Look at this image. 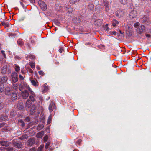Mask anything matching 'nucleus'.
Listing matches in <instances>:
<instances>
[{
  "label": "nucleus",
  "mask_w": 151,
  "mask_h": 151,
  "mask_svg": "<svg viewBox=\"0 0 151 151\" xmlns=\"http://www.w3.org/2000/svg\"><path fill=\"white\" fill-rule=\"evenodd\" d=\"M11 70L8 65L7 64L3 66L1 70V73L4 74H5L6 73L9 74Z\"/></svg>",
  "instance_id": "1"
},
{
  "label": "nucleus",
  "mask_w": 151,
  "mask_h": 151,
  "mask_svg": "<svg viewBox=\"0 0 151 151\" xmlns=\"http://www.w3.org/2000/svg\"><path fill=\"white\" fill-rule=\"evenodd\" d=\"M28 88L29 90H30L31 88L29 86L25 83L24 82H21L19 86V89L20 91H22L24 89Z\"/></svg>",
  "instance_id": "2"
},
{
  "label": "nucleus",
  "mask_w": 151,
  "mask_h": 151,
  "mask_svg": "<svg viewBox=\"0 0 151 151\" xmlns=\"http://www.w3.org/2000/svg\"><path fill=\"white\" fill-rule=\"evenodd\" d=\"M146 28L143 25H141L139 26L137 29V32L140 34L143 33L145 31Z\"/></svg>",
  "instance_id": "3"
},
{
  "label": "nucleus",
  "mask_w": 151,
  "mask_h": 151,
  "mask_svg": "<svg viewBox=\"0 0 151 151\" xmlns=\"http://www.w3.org/2000/svg\"><path fill=\"white\" fill-rule=\"evenodd\" d=\"M38 4L41 9L42 10L45 11L47 9L46 4L43 1L39 0L38 1Z\"/></svg>",
  "instance_id": "4"
},
{
  "label": "nucleus",
  "mask_w": 151,
  "mask_h": 151,
  "mask_svg": "<svg viewBox=\"0 0 151 151\" xmlns=\"http://www.w3.org/2000/svg\"><path fill=\"white\" fill-rule=\"evenodd\" d=\"M12 81L14 83H15L17 81L18 78L17 74L15 72L11 74Z\"/></svg>",
  "instance_id": "5"
},
{
  "label": "nucleus",
  "mask_w": 151,
  "mask_h": 151,
  "mask_svg": "<svg viewBox=\"0 0 151 151\" xmlns=\"http://www.w3.org/2000/svg\"><path fill=\"white\" fill-rule=\"evenodd\" d=\"M137 14V13L136 11L133 10L130 13L129 17L130 19H133L136 17Z\"/></svg>",
  "instance_id": "6"
},
{
  "label": "nucleus",
  "mask_w": 151,
  "mask_h": 151,
  "mask_svg": "<svg viewBox=\"0 0 151 151\" xmlns=\"http://www.w3.org/2000/svg\"><path fill=\"white\" fill-rule=\"evenodd\" d=\"M12 144L16 148H20L22 146V145L20 142H16L15 141H13L12 142Z\"/></svg>",
  "instance_id": "7"
},
{
  "label": "nucleus",
  "mask_w": 151,
  "mask_h": 151,
  "mask_svg": "<svg viewBox=\"0 0 151 151\" xmlns=\"http://www.w3.org/2000/svg\"><path fill=\"white\" fill-rule=\"evenodd\" d=\"M17 98V95L15 92H13L12 93L11 97L10 98V101L13 102Z\"/></svg>",
  "instance_id": "8"
},
{
  "label": "nucleus",
  "mask_w": 151,
  "mask_h": 151,
  "mask_svg": "<svg viewBox=\"0 0 151 151\" xmlns=\"http://www.w3.org/2000/svg\"><path fill=\"white\" fill-rule=\"evenodd\" d=\"M10 142L7 141L1 140L0 141V145L6 147H8L9 146Z\"/></svg>",
  "instance_id": "9"
},
{
  "label": "nucleus",
  "mask_w": 151,
  "mask_h": 151,
  "mask_svg": "<svg viewBox=\"0 0 151 151\" xmlns=\"http://www.w3.org/2000/svg\"><path fill=\"white\" fill-rule=\"evenodd\" d=\"M140 21L143 23H146L149 21L148 17L147 16H144L143 17L140 19Z\"/></svg>",
  "instance_id": "10"
},
{
  "label": "nucleus",
  "mask_w": 151,
  "mask_h": 151,
  "mask_svg": "<svg viewBox=\"0 0 151 151\" xmlns=\"http://www.w3.org/2000/svg\"><path fill=\"white\" fill-rule=\"evenodd\" d=\"M35 139L33 138H30L27 141V145L30 146H32L35 144Z\"/></svg>",
  "instance_id": "11"
},
{
  "label": "nucleus",
  "mask_w": 151,
  "mask_h": 151,
  "mask_svg": "<svg viewBox=\"0 0 151 151\" xmlns=\"http://www.w3.org/2000/svg\"><path fill=\"white\" fill-rule=\"evenodd\" d=\"M22 97L24 99H27L29 95L28 91L26 90H25L24 91L22 92Z\"/></svg>",
  "instance_id": "12"
},
{
  "label": "nucleus",
  "mask_w": 151,
  "mask_h": 151,
  "mask_svg": "<svg viewBox=\"0 0 151 151\" xmlns=\"http://www.w3.org/2000/svg\"><path fill=\"white\" fill-rule=\"evenodd\" d=\"M94 23L97 26H100L102 24V21L100 19H98L94 22Z\"/></svg>",
  "instance_id": "13"
},
{
  "label": "nucleus",
  "mask_w": 151,
  "mask_h": 151,
  "mask_svg": "<svg viewBox=\"0 0 151 151\" xmlns=\"http://www.w3.org/2000/svg\"><path fill=\"white\" fill-rule=\"evenodd\" d=\"M124 15V12L122 10H119L116 13V16L118 17H122Z\"/></svg>",
  "instance_id": "14"
},
{
  "label": "nucleus",
  "mask_w": 151,
  "mask_h": 151,
  "mask_svg": "<svg viewBox=\"0 0 151 151\" xmlns=\"http://www.w3.org/2000/svg\"><path fill=\"white\" fill-rule=\"evenodd\" d=\"M11 88L9 87H6L5 90V94L6 95H10L11 94Z\"/></svg>",
  "instance_id": "15"
},
{
  "label": "nucleus",
  "mask_w": 151,
  "mask_h": 151,
  "mask_svg": "<svg viewBox=\"0 0 151 151\" xmlns=\"http://www.w3.org/2000/svg\"><path fill=\"white\" fill-rule=\"evenodd\" d=\"M55 105L53 102L50 104L49 107V109L50 112H52L53 111V109H55Z\"/></svg>",
  "instance_id": "16"
},
{
  "label": "nucleus",
  "mask_w": 151,
  "mask_h": 151,
  "mask_svg": "<svg viewBox=\"0 0 151 151\" xmlns=\"http://www.w3.org/2000/svg\"><path fill=\"white\" fill-rule=\"evenodd\" d=\"M104 5L105 6V11L106 12H108L109 11V8L108 6V3L107 1L104 0L103 1Z\"/></svg>",
  "instance_id": "17"
},
{
  "label": "nucleus",
  "mask_w": 151,
  "mask_h": 151,
  "mask_svg": "<svg viewBox=\"0 0 151 151\" xmlns=\"http://www.w3.org/2000/svg\"><path fill=\"white\" fill-rule=\"evenodd\" d=\"M8 78L6 76H4L1 79L0 82L1 83H5L7 81Z\"/></svg>",
  "instance_id": "18"
},
{
  "label": "nucleus",
  "mask_w": 151,
  "mask_h": 151,
  "mask_svg": "<svg viewBox=\"0 0 151 151\" xmlns=\"http://www.w3.org/2000/svg\"><path fill=\"white\" fill-rule=\"evenodd\" d=\"M7 116L5 115H1L0 116V121H3L7 119Z\"/></svg>",
  "instance_id": "19"
},
{
  "label": "nucleus",
  "mask_w": 151,
  "mask_h": 151,
  "mask_svg": "<svg viewBox=\"0 0 151 151\" xmlns=\"http://www.w3.org/2000/svg\"><path fill=\"white\" fill-rule=\"evenodd\" d=\"M94 7V5L91 3H89L87 6V8L88 10H91L93 9Z\"/></svg>",
  "instance_id": "20"
},
{
  "label": "nucleus",
  "mask_w": 151,
  "mask_h": 151,
  "mask_svg": "<svg viewBox=\"0 0 151 151\" xmlns=\"http://www.w3.org/2000/svg\"><path fill=\"white\" fill-rule=\"evenodd\" d=\"M25 105L28 108H29L31 107V101L29 99L27 100L26 103Z\"/></svg>",
  "instance_id": "21"
},
{
  "label": "nucleus",
  "mask_w": 151,
  "mask_h": 151,
  "mask_svg": "<svg viewBox=\"0 0 151 151\" xmlns=\"http://www.w3.org/2000/svg\"><path fill=\"white\" fill-rule=\"evenodd\" d=\"M30 80L32 85L35 86H38V85L37 84V83H38V82L37 81L34 79H30Z\"/></svg>",
  "instance_id": "22"
},
{
  "label": "nucleus",
  "mask_w": 151,
  "mask_h": 151,
  "mask_svg": "<svg viewBox=\"0 0 151 151\" xmlns=\"http://www.w3.org/2000/svg\"><path fill=\"white\" fill-rule=\"evenodd\" d=\"M148 33L149 34L147 33H145V35L148 38V39H151V30H150Z\"/></svg>",
  "instance_id": "23"
},
{
  "label": "nucleus",
  "mask_w": 151,
  "mask_h": 151,
  "mask_svg": "<svg viewBox=\"0 0 151 151\" xmlns=\"http://www.w3.org/2000/svg\"><path fill=\"white\" fill-rule=\"evenodd\" d=\"M36 38L34 36L33 37L31 38V42L32 44H34L35 43Z\"/></svg>",
  "instance_id": "24"
},
{
  "label": "nucleus",
  "mask_w": 151,
  "mask_h": 151,
  "mask_svg": "<svg viewBox=\"0 0 151 151\" xmlns=\"http://www.w3.org/2000/svg\"><path fill=\"white\" fill-rule=\"evenodd\" d=\"M27 137H28L27 135L26 134H25L24 135H23L22 136H21L20 137L19 139L21 140H24V139H26L27 138Z\"/></svg>",
  "instance_id": "25"
},
{
  "label": "nucleus",
  "mask_w": 151,
  "mask_h": 151,
  "mask_svg": "<svg viewBox=\"0 0 151 151\" xmlns=\"http://www.w3.org/2000/svg\"><path fill=\"white\" fill-rule=\"evenodd\" d=\"M4 149L6 150L7 151H13L14 148L12 147H9L7 148H4Z\"/></svg>",
  "instance_id": "26"
},
{
  "label": "nucleus",
  "mask_w": 151,
  "mask_h": 151,
  "mask_svg": "<svg viewBox=\"0 0 151 151\" xmlns=\"http://www.w3.org/2000/svg\"><path fill=\"white\" fill-rule=\"evenodd\" d=\"M118 22L116 20L114 19L113 20L112 22V24L114 26H115L117 25L118 24Z\"/></svg>",
  "instance_id": "27"
},
{
  "label": "nucleus",
  "mask_w": 151,
  "mask_h": 151,
  "mask_svg": "<svg viewBox=\"0 0 151 151\" xmlns=\"http://www.w3.org/2000/svg\"><path fill=\"white\" fill-rule=\"evenodd\" d=\"M80 0H70L69 2L72 4H73L79 1Z\"/></svg>",
  "instance_id": "28"
},
{
  "label": "nucleus",
  "mask_w": 151,
  "mask_h": 151,
  "mask_svg": "<svg viewBox=\"0 0 151 151\" xmlns=\"http://www.w3.org/2000/svg\"><path fill=\"white\" fill-rule=\"evenodd\" d=\"M1 24L3 26H4L5 27H9V24L8 23H6L3 21H1Z\"/></svg>",
  "instance_id": "29"
},
{
  "label": "nucleus",
  "mask_w": 151,
  "mask_h": 151,
  "mask_svg": "<svg viewBox=\"0 0 151 151\" xmlns=\"http://www.w3.org/2000/svg\"><path fill=\"white\" fill-rule=\"evenodd\" d=\"M42 132H39L37 133L36 135V137L37 138H40L42 137Z\"/></svg>",
  "instance_id": "30"
},
{
  "label": "nucleus",
  "mask_w": 151,
  "mask_h": 151,
  "mask_svg": "<svg viewBox=\"0 0 151 151\" xmlns=\"http://www.w3.org/2000/svg\"><path fill=\"white\" fill-rule=\"evenodd\" d=\"M19 123H20L21 124V126L22 127H24L25 126V123L21 119H19L18 120Z\"/></svg>",
  "instance_id": "31"
},
{
  "label": "nucleus",
  "mask_w": 151,
  "mask_h": 151,
  "mask_svg": "<svg viewBox=\"0 0 151 151\" xmlns=\"http://www.w3.org/2000/svg\"><path fill=\"white\" fill-rule=\"evenodd\" d=\"M52 120V117L51 116H50L48 117V119L47 120V124H50Z\"/></svg>",
  "instance_id": "32"
},
{
  "label": "nucleus",
  "mask_w": 151,
  "mask_h": 151,
  "mask_svg": "<svg viewBox=\"0 0 151 151\" xmlns=\"http://www.w3.org/2000/svg\"><path fill=\"white\" fill-rule=\"evenodd\" d=\"M36 109V106L34 104L32 106L31 110L32 111V112L34 113L35 112V109Z\"/></svg>",
  "instance_id": "33"
},
{
  "label": "nucleus",
  "mask_w": 151,
  "mask_h": 151,
  "mask_svg": "<svg viewBox=\"0 0 151 151\" xmlns=\"http://www.w3.org/2000/svg\"><path fill=\"white\" fill-rule=\"evenodd\" d=\"M30 65L32 68H35V64L32 62H30L29 63Z\"/></svg>",
  "instance_id": "34"
},
{
  "label": "nucleus",
  "mask_w": 151,
  "mask_h": 151,
  "mask_svg": "<svg viewBox=\"0 0 151 151\" xmlns=\"http://www.w3.org/2000/svg\"><path fill=\"white\" fill-rule=\"evenodd\" d=\"M121 3L123 4H125L127 2V0H119Z\"/></svg>",
  "instance_id": "35"
},
{
  "label": "nucleus",
  "mask_w": 151,
  "mask_h": 151,
  "mask_svg": "<svg viewBox=\"0 0 151 151\" xmlns=\"http://www.w3.org/2000/svg\"><path fill=\"white\" fill-rule=\"evenodd\" d=\"M17 43L18 44L20 45L21 46H22L24 44V42L20 40H18Z\"/></svg>",
  "instance_id": "36"
},
{
  "label": "nucleus",
  "mask_w": 151,
  "mask_h": 151,
  "mask_svg": "<svg viewBox=\"0 0 151 151\" xmlns=\"http://www.w3.org/2000/svg\"><path fill=\"white\" fill-rule=\"evenodd\" d=\"M50 143L49 142H47V143L45 145V151H46L48 149V148L49 146H50Z\"/></svg>",
  "instance_id": "37"
},
{
  "label": "nucleus",
  "mask_w": 151,
  "mask_h": 151,
  "mask_svg": "<svg viewBox=\"0 0 151 151\" xmlns=\"http://www.w3.org/2000/svg\"><path fill=\"white\" fill-rule=\"evenodd\" d=\"M44 147V145H40L38 148V151H42L43 148Z\"/></svg>",
  "instance_id": "38"
},
{
  "label": "nucleus",
  "mask_w": 151,
  "mask_h": 151,
  "mask_svg": "<svg viewBox=\"0 0 151 151\" xmlns=\"http://www.w3.org/2000/svg\"><path fill=\"white\" fill-rule=\"evenodd\" d=\"M73 8L70 7L68 9V12L69 13H71L73 12Z\"/></svg>",
  "instance_id": "39"
},
{
  "label": "nucleus",
  "mask_w": 151,
  "mask_h": 151,
  "mask_svg": "<svg viewBox=\"0 0 151 151\" xmlns=\"http://www.w3.org/2000/svg\"><path fill=\"white\" fill-rule=\"evenodd\" d=\"M15 69L16 71L18 72L20 70V67L18 65H16L15 67Z\"/></svg>",
  "instance_id": "40"
},
{
  "label": "nucleus",
  "mask_w": 151,
  "mask_h": 151,
  "mask_svg": "<svg viewBox=\"0 0 151 151\" xmlns=\"http://www.w3.org/2000/svg\"><path fill=\"white\" fill-rule=\"evenodd\" d=\"M43 127L44 126L43 124H41L38 126L37 129L39 130H40L43 128Z\"/></svg>",
  "instance_id": "41"
},
{
  "label": "nucleus",
  "mask_w": 151,
  "mask_h": 151,
  "mask_svg": "<svg viewBox=\"0 0 151 151\" xmlns=\"http://www.w3.org/2000/svg\"><path fill=\"white\" fill-rule=\"evenodd\" d=\"M4 104L2 102L0 103V110H1L3 108Z\"/></svg>",
  "instance_id": "42"
},
{
  "label": "nucleus",
  "mask_w": 151,
  "mask_h": 151,
  "mask_svg": "<svg viewBox=\"0 0 151 151\" xmlns=\"http://www.w3.org/2000/svg\"><path fill=\"white\" fill-rule=\"evenodd\" d=\"M3 85H0V93H1L3 91Z\"/></svg>",
  "instance_id": "43"
},
{
  "label": "nucleus",
  "mask_w": 151,
  "mask_h": 151,
  "mask_svg": "<svg viewBox=\"0 0 151 151\" xmlns=\"http://www.w3.org/2000/svg\"><path fill=\"white\" fill-rule=\"evenodd\" d=\"M27 57L30 58L31 59H34L35 57V56L33 55H29L27 56Z\"/></svg>",
  "instance_id": "44"
},
{
  "label": "nucleus",
  "mask_w": 151,
  "mask_h": 151,
  "mask_svg": "<svg viewBox=\"0 0 151 151\" xmlns=\"http://www.w3.org/2000/svg\"><path fill=\"white\" fill-rule=\"evenodd\" d=\"M48 139V137L47 135L45 136L43 138V140L44 142L47 141Z\"/></svg>",
  "instance_id": "45"
},
{
  "label": "nucleus",
  "mask_w": 151,
  "mask_h": 151,
  "mask_svg": "<svg viewBox=\"0 0 151 151\" xmlns=\"http://www.w3.org/2000/svg\"><path fill=\"white\" fill-rule=\"evenodd\" d=\"M29 98L32 102H34L35 100V98L32 96H30Z\"/></svg>",
  "instance_id": "46"
},
{
  "label": "nucleus",
  "mask_w": 151,
  "mask_h": 151,
  "mask_svg": "<svg viewBox=\"0 0 151 151\" xmlns=\"http://www.w3.org/2000/svg\"><path fill=\"white\" fill-rule=\"evenodd\" d=\"M39 73L40 75H41L42 76H43V75H44V72L41 70L39 71Z\"/></svg>",
  "instance_id": "47"
},
{
  "label": "nucleus",
  "mask_w": 151,
  "mask_h": 151,
  "mask_svg": "<svg viewBox=\"0 0 151 151\" xmlns=\"http://www.w3.org/2000/svg\"><path fill=\"white\" fill-rule=\"evenodd\" d=\"M19 80H24V78L21 75H19Z\"/></svg>",
  "instance_id": "48"
},
{
  "label": "nucleus",
  "mask_w": 151,
  "mask_h": 151,
  "mask_svg": "<svg viewBox=\"0 0 151 151\" xmlns=\"http://www.w3.org/2000/svg\"><path fill=\"white\" fill-rule=\"evenodd\" d=\"M29 151H36V149L35 147H33L30 149Z\"/></svg>",
  "instance_id": "49"
},
{
  "label": "nucleus",
  "mask_w": 151,
  "mask_h": 151,
  "mask_svg": "<svg viewBox=\"0 0 151 151\" xmlns=\"http://www.w3.org/2000/svg\"><path fill=\"white\" fill-rule=\"evenodd\" d=\"M104 28V30L107 32L109 30V29L108 27H105Z\"/></svg>",
  "instance_id": "50"
},
{
  "label": "nucleus",
  "mask_w": 151,
  "mask_h": 151,
  "mask_svg": "<svg viewBox=\"0 0 151 151\" xmlns=\"http://www.w3.org/2000/svg\"><path fill=\"white\" fill-rule=\"evenodd\" d=\"M139 22H137L135 23L134 24V27H137V26H139Z\"/></svg>",
  "instance_id": "51"
},
{
  "label": "nucleus",
  "mask_w": 151,
  "mask_h": 151,
  "mask_svg": "<svg viewBox=\"0 0 151 151\" xmlns=\"http://www.w3.org/2000/svg\"><path fill=\"white\" fill-rule=\"evenodd\" d=\"M15 58L16 60H19L21 59V58L20 57L18 56H16L15 57Z\"/></svg>",
  "instance_id": "52"
},
{
  "label": "nucleus",
  "mask_w": 151,
  "mask_h": 151,
  "mask_svg": "<svg viewBox=\"0 0 151 151\" xmlns=\"http://www.w3.org/2000/svg\"><path fill=\"white\" fill-rule=\"evenodd\" d=\"M64 51V50L62 48H60L59 50V52L60 53H61L63 51Z\"/></svg>",
  "instance_id": "53"
},
{
  "label": "nucleus",
  "mask_w": 151,
  "mask_h": 151,
  "mask_svg": "<svg viewBox=\"0 0 151 151\" xmlns=\"http://www.w3.org/2000/svg\"><path fill=\"white\" fill-rule=\"evenodd\" d=\"M23 2H21V1H20V3L21 5L22 6L23 8H24L25 7V6L24 5V4L23 3Z\"/></svg>",
  "instance_id": "54"
},
{
  "label": "nucleus",
  "mask_w": 151,
  "mask_h": 151,
  "mask_svg": "<svg viewBox=\"0 0 151 151\" xmlns=\"http://www.w3.org/2000/svg\"><path fill=\"white\" fill-rule=\"evenodd\" d=\"M25 120L27 122H29L30 121V118L29 117H27L25 119Z\"/></svg>",
  "instance_id": "55"
},
{
  "label": "nucleus",
  "mask_w": 151,
  "mask_h": 151,
  "mask_svg": "<svg viewBox=\"0 0 151 151\" xmlns=\"http://www.w3.org/2000/svg\"><path fill=\"white\" fill-rule=\"evenodd\" d=\"M1 52L2 53L3 55V56H4V58H5L6 55L5 53H4V51H1Z\"/></svg>",
  "instance_id": "56"
},
{
  "label": "nucleus",
  "mask_w": 151,
  "mask_h": 151,
  "mask_svg": "<svg viewBox=\"0 0 151 151\" xmlns=\"http://www.w3.org/2000/svg\"><path fill=\"white\" fill-rule=\"evenodd\" d=\"M81 142V139H79L76 142V143L80 144Z\"/></svg>",
  "instance_id": "57"
},
{
  "label": "nucleus",
  "mask_w": 151,
  "mask_h": 151,
  "mask_svg": "<svg viewBox=\"0 0 151 151\" xmlns=\"http://www.w3.org/2000/svg\"><path fill=\"white\" fill-rule=\"evenodd\" d=\"M48 89V87H47L46 86H44V90L45 91H47Z\"/></svg>",
  "instance_id": "58"
},
{
  "label": "nucleus",
  "mask_w": 151,
  "mask_h": 151,
  "mask_svg": "<svg viewBox=\"0 0 151 151\" xmlns=\"http://www.w3.org/2000/svg\"><path fill=\"white\" fill-rule=\"evenodd\" d=\"M5 123H1L0 124V128L4 126V125H5Z\"/></svg>",
  "instance_id": "59"
},
{
  "label": "nucleus",
  "mask_w": 151,
  "mask_h": 151,
  "mask_svg": "<svg viewBox=\"0 0 151 151\" xmlns=\"http://www.w3.org/2000/svg\"><path fill=\"white\" fill-rule=\"evenodd\" d=\"M55 22V24L57 25H58L60 23L58 20H56Z\"/></svg>",
  "instance_id": "60"
},
{
  "label": "nucleus",
  "mask_w": 151,
  "mask_h": 151,
  "mask_svg": "<svg viewBox=\"0 0 151 151\" xmlns=\"http://www.w3.org/2000/svg\"><path fill=\"white\" fill-rule=\"evenodd\" d=\"M112 34L114 35H116V32L115 31H113L112 32Z\"/></svg>",
  "instance_id": "61"
},
{
  "label": "nucleus",
  "mask_w": 151,
  "mask_h": 151,
  "mask_svg": "<svg viewBox=\"0 0 151 151\" xmlns=\"http://www.w3.org/2000/svg\"><path fill=\"white\" fill-rule=\"evenodd\" d=\"M49 149L50 151H52L53 150L54 148H53L52 147H50Z\"/></svg>",
  "instance_id": "62"
},
{
  "label": "nucleus",
  "mask_w": 151,
  "mask_h": 151,
  "mask_svg": "<svg viewBox=\"0 0 151 151\" xmlns=\"http://www.w3.org/2000/svg\"><path fill=\"white\" fill-rule=\"evenodd\" d=\"M29 91H30L31 93L33 95L34 94V92L32 90H31V89L30 90H29Z\"/></svg>",
  "instance_id": "63"
},
{
  "label": "nucleus",
  "mask_w": 151,
  "mask_h": 151,
  "mask_svg": "<svg viewBox=\"0 0 151 151\" xmlns=\"http://www.w3.org/2000/svg\"><path fill=\"white\" fill-rule=\"evenodd\" d=\"M29 72L31 73H33V71L32 69H30L29 70Z\"/></svg>",
  "instance_id": "64"
}]
</instances>
